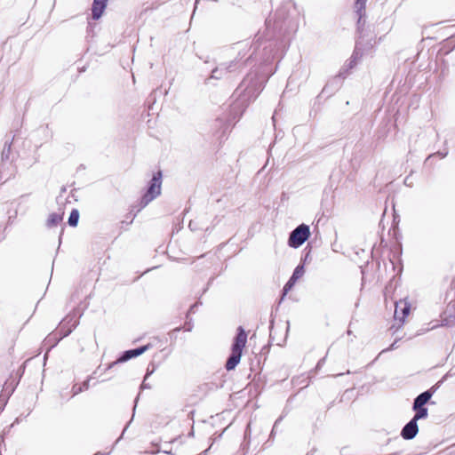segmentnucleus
I'll return each instance as SVG.
<instances>
[{
  "label": "nucleus",
  "instance_id": "nucleus-12",
  "mask_svg": "<svg viewBox=\"0 0 455 455\" xmlns=\"http://www.w3.org/2000/svg\"><path fill=\"white\" fill-rule=\"evenodd\" d=\"M220 66L224 68V69H222L224 76H226L228 73L235 71L238 68L237 63L235 61L220 64Z\"/></svg>",
  "mask_w": 455,
  "mask_h": 455
},
{
  "label": "nucleus",
  "instance_id": "nucleus-23",
  "mask_svg": "<svg viewBox=\"0 0 455 455\" xmlns=\"http://www.w3.org/2000/svg\"><path fill=\"white\" fill-rule=\"evenodd\" d=\"M437 154L440 155L442 158L446 156V154H441V153H437Z\"/></svg>",
  "mask_w": 455,
  "mask_h": 455
},
{
  "label": "nucleus",
  "instance_id": "nucleus-14",
  "mask_svg": "<svg viewBox=\"0 0 455 455\" xmlns=\"http://www.w3.org/2000/svg\"><path fill=\"white\" fill-rule=\"evenodd\" d=\"M79 220V212L77 210L74 209L68 218V224L72 227H76L78 223Z\"/></svg>",
  "mask_w": 455,
  "mask_h": 455
},
{
  "label": "nucleus",
  "instance_id": "nucleus-4",
  "mask_svg": "<svg viewBox=\"0 0 455 455\" xmlns=\"http://www.w3.org/2000/svg\"><path fill=\"white\" fill-rule=\"evenodd\" d=\"M149 347V345L142 346L140 347H138L136 349H131L125 351L123 355L116 362L110 363L108 367V369L112 368L114 365H116L118 363L126 362L133 357L139 356L142 355L144 352H146Z\"/></svg>",
  "mask_w": 455,
  "mask_h": 455
},
{
  "label": "nucleus",
  "instance_id": "nucleus-1",
  "mask_svg": "<svg viewBox=\"0 0 455 455\" xmlns=\"http://www.w3.org/2000/svg\"><path fill=\"white\" fill-rule=\"evenodd\" d=\"M247 342V334L242 326L237 328V334L232 345V353L226 363L228 371L234 370L240 363L242 352Z\"/></svg>",
  "mask_w": 455,
  "mask_h": 455
},
{
  "label": "nucleus",
  "instance_id": "nucleus-19",
  "mask_svg": "<svg viewBox=\"0 0 455 455\" xmlns=\"http://www.w3.org/2000/svg\"><path fill=\"white\" fill-rule=\"evenodd\" d=\"M295 283H296V280H294L293 278L291 277L290 280L287 282V283L283 287V295H285L292 288V286L295 284Z\"/></svg>",
  "mask_w": 455,
  "mask_h": 455
},
{
  "label": "nucleus",
  "instance_id": "nucleus-7",
  "mask_svg": "<svg viewBox=\"0 0 455 455\" xmlns=\"http://www.w3.org/2000/svg\"><path fill=\"white\" fill-rule=\"evenodd\" d=\"M435 392V389H430L427 391H425L419 395L413 402L412 409H418L424 407V405L430 400V398L433 395V393Z\"/></svg>",
  "mask_w": 455,
  "mask_h": 455
},
{
  "label": "nucleus",
  "instance_id": "nucleus-8",
  "mask_svg": "<svg viewBox=\"0 0 455 455\" xmlns=\"http://www.w3.org/2000/svg\"><path fill=\"white\" fill-rule=\"evenodd\" d=\"M108 0H93L92 12V18L98 20L101 17L106 6Z\"/></svg>",
  "mask_w": 455,
  "mask_h": 455
},
{
  "label": "nucleus",
  "instance_id": "nucleus-16",
  "mask_svg": "<svg viewBox=\"0 0 455 455\" xmlns=\"http://www.w3.org/2000/svg\"><path fill=\"white\" fill-rule=\"evenodd\" d=\"M222 69H224V68H222L220 66L214 68L212 72V78L220 79V78L225 76L222 72Z\"/></svg>",
  "mask_w": 455,
  "mask_h": 455
},
{
  "label": "nucleus",
  "instance_id": "nucleus-13",
  "mask_svg": "<svg viewBox=\"0 0 455 455\" xmlns=\"http://www.w3.org/2000/svg\"><path fill=\"white\" fill-rule=\"evenodd\" d=\"M413 411H415L416 413L412 419L417 422L421 419H426L428 415V411L426 407L413 409Z\"/></svg>",
  "mask_w": 455,
  "mask_h": 455
},
{
  "label": "nucleus",
  "instance_id": "nucleus-21",
  "mask_svg": "<svg viewBox=\"0 0 455 455\" xmlns=\"http://www.w3.org/2000/svg\"><path fill=\"white\" fill-rule=\"evenodd\" d=\"M146 379H147V377H145L141 387L144 388H149V387H148V384H146Z\"/></svg>",
  "mask_w": 455,
  "mask_h": 455
},
{
  "label": "nucleus",
  "instance_id": "nucleus-6",
  "mask_svg": "<svg viewBox=\"0 0 455 455\" xmlns=\"http://www.w3.org/2000/svg\"><path fill=\"white\" fill-rule=\"evenodd\" d=\"M410 305L405 301H400L395 303V318L403 323L404 318L409 315Z\"/></svg>",
  "mask_w": 455,
  "mask_h": 455
},
{
  "label": "nucleus",
  "instance_id": "nucleus-3",
  "mask_svg": "<svg viewBox=\"0 0 455 455\" xmlns=\"http://www.w3.org/2000/svg\"><path fill=\"white\" fill-rule=\"evenodd\" d=\"M309 235H310L309 227L306 224H301V225L298 226L290 234V236L288 239V244L290 247L298 248L307 240Z\"/></svg>",
  "mask_w": 455,
  "mask_h": 455
},
{
  "label": "nucleus",
  "instance_id": "nucleus-10",
  "mask_svg": "<svg viewBox=\"0 0 455 455\" xmlns=\"http://www.w3.org/2000/svg\"><path fill=\"white\" fill-rule=\"evenodd\" d=\"M62 220V216L60 213L53 212L49 215L47 220L48 227H55L57 226Z\"/></svg>",
  "mask_w": 455,
  "mask_h": 455
},
{
  "label": "nucleus",
  "instance_id": "nucleus-22",
  "mask_svg": "<svg viewBox=\"0 0 455 455\" xmlns=\"http://www.w3.org/2000/svg\"><path fill=\"white\" fill-rule=\"evenodd\" d=\"M323 361V360H321L319 363H317V366H316L317 368H319V367L321 366V364H322Z\"/></svg>",
  "mask_w": 455,
  "mask_h": 455
},
{
  "label": "nucleus",
  "instance_id": "nucleus-18",
  "mask_svg": "<svg viewBox=\"0 0 455 455\" xmlns=\"http://www.w3.org/2000/svg\"><path fill=\"white\" fill-rule=\"evenodd\" d=\"M350 72V69L346 68L344 65L341 67L340 70L339 71V74L337 75V77L345 79Z\"/></svg>",
  "mask_w": 455,
  "mask_h": 455
},
{
  "label": "nucleus",
  "instance_id": "nucleus-15",
  "mask_svg": "<svg viewBox=\"0 0 455 455\" xmlns=\"http://www.w3.org/2000/svg\"><path fill=\"white\" fill-rule=\"evenodd\" d=\"M305 273V269H304V267L302 265H299L295 269H294V272L291 275V278H293L294 280H298L299 278H300Z\"/></svg>",
  "mask_w": 455,
  "mask_h": 455
},
{
  "label": "nucleus",
  "instance_id": "nucleus-17",
  "mask_svg": "<svg viewBox=\"0 0 455 455\" xmlns=\"http://www.w3.org/2000/svg\"><path fill=\"white\" fill-rule=\"evenodd\" d=\"M362 56H363V53L362 52L359 50V48L356 46L352 56L350 57V59L352 60H354L355 63L358 64V62L360 61V60L362 59Z\"/></svg>",
  "mask_w": 455,
  "mask_h": 455
},
{
  "label": "nucleus",
  "instance_id": "nucleus-11",
  "mask_svg": "<svg viewBox=\"0 0 455 455\" xmlns=\"http://www.w3.org/2000/svg\"><path fill=\"white\" fill-rule=\"evenodd\" d=\"M90 380H91V378H89L88 379L84 381L83 384L80 385V386L75 385L72 387L73 396L80 394L84 390H87L89 388V387H90Z\"/></svg>",
  "mask_w": 455,
  "mask_h": 455
},
{
  "label": "nucleus",
  "instance_id": "nucleus-5",
  "mask_svg": "<svg viewBox=\"0 0 455 455\" xmlns=\"http://www.w3.org/2000/svg\"><path fill=\"white\" fill-rule=\"evenodd\" d=\"M418 432V423L413 419H411L402 429L401 435L405 440H411L416 436Z\"/></svg>",
  "mask_w": 455,
  "mask_h": 455
},
{
  "label": "nucleus",
  "instance_id": "nucleus-9",
  "mask_svg": "<svg viewBox=\"0 0 455 455\" xmlns=\"http://www.w3.org/2000/svg\"><path fill=\"white\" fill-rule=\"evenodd\" d=\"M367 0H355V10L357 13L359 20L365 14V3Z\"/></svg>",
  "mask_w": 455,
  "mask_h": 455
},
{
  "label": "nucleus",
  "instance_id": "nucleus-20",
  "mask_svg": "<svg viewBox=\"0 0 455 455\" xmlns=\"http://www.w3.org/2000/svg\"><path fill=\"white\" fill-rule=\"evenodd\" d=\"M357 65V63H355L354 60H352L351 59H349L348 60L346 61V63L344 64V66L347 68H349L350 70L353 69L355 66Z\"/></svg>",
  "mask_w": 455,
  "mask_h": 455
},
{
  "label": "nucleus",
  "instance_id": "nucleus-2",
  "mask_svg": "<svg viewBox=\"0 0 455 455\" xmlns=\"http://www.w3.org/2000/svg\"><path fill=\"white\" fill-rule=\"evenodd\" d=\"M161 185L162 173L161 172H158L153 176L146 194L141 198V207H146L151 201L161 194Z\"/></svg>",
  "mask_w": 455,
  "mask_h": 455
}]
</instances>
